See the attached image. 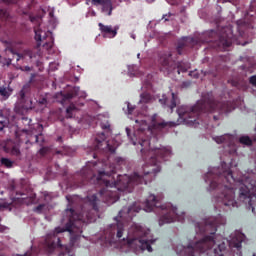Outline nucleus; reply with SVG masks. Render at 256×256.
Returning a JSON list of instances; mask_svg holds the SVG:
<instances>
[{"mask_svg": "<svg viewBox=\"0 0 256 256\" xmlns=\"http://www.w3.org/2000/svg\"><path fill=\"white\" fill-rule=\"evenodd\" d=\"M32 87L33 86H23L20 92L18 93V100L23 105L27 103V99H29Z\"/></svg>", "mask_w": 256, "mask_h": 256, "instance_id": "a211bd4d", "label": "nucleus"}, {"mask_svg": "<svg viewBox=\"0 0 256 256\" xmlns=\"http://www.w3.org/2000/svg\"><path fill=\"white\" fill-rule=\"evenodd\" d=\"M159 103H161V105H163L164 107H169V109L173 111V109H175V107L179 105V97L177 96V94L172 92L171 100H169L167 96L163 95L162 98L159 99Z\"/></svg>", "mask_w": 256, "mask_h": 256, "instance_id": "f3484780", "label": "nucleus"}, {"mask_svg": "<svg viewBox=\"0 0 256 256\" xmlns=\"http://www.w3.org/2000/svg\"><path fill=\"white\" fill-rule=\"evenodd\" d=\"M167 2L170 3V5H175L177 3V0H166Z\"/></svg>", "mask_w": 256, "mask_h": 256, "instance_id": "de8ad7c7", "label": "nucleus"}, {"mask_svg": "<svg viewBox=\"0 0 256 256\" xmlns=\"http://www.w3.org/2000/svg\"><path fill=\"white\" fill-rule=\"evenodd\" d=\"M11 52L16 55V61H21V59H23V54L21 53H14L13 50H11Z\"/></svg>", "mask_w": 256, "mask_h": 256, "instance_id": "ea45409f", "label": "nucleus"}, {"mask_svg": "<svg viewBox=\"0 0 256 256\" xmlns=\"http://www.w3.org/2000/svg\"><path fill=\"white\" fill-rule=\"evenodd\" d=\"M2 207H5V205H2Z\"/></svg>", "mask_w": 256, "mask_h": 256, "instance_id": "338daca9", "label": "nucleus"}, {"mask_svg": "<svg viewBox=\"0 0 256 256\" xmlns=\"http://www.w3.org/2000/svg\"><path fill=\"white\" fill-rule=\"evenodd\" d=\"M151 101H153V96H151V94H149V93H142L140 95L139 103L147 104V103H151Z\"/></svg>", "mask_w": 256, "mask_h": 256, "instance_id": "5701e85b", "label": "nucleus"}, {"mask_svg": "<svg viewBox=\"0 0 256 256\" xmlns=\"http://www.w3.org/2000/svg\"><path fill=\"white\" fill-rule=\"evenodd\" d=\"M196 233H206L202 239L198 240L194 237L193 240L189 239L187 246L178 245L176 247V253L180 256H225L223 251L227 249V243L225 238L221 235H217V227L219 225H225V220L222 216L217 218L202 219L195 222Z\"/></svg>", "mask_w": 256, "mask_h": 256, "instance_id": "f03ea898", "label": "nucleus"}, {"mask_svg": "<svg viewBox=\"0 0 256 256\" xmlns=\"http://www.w3.org/2000/svg\"><path fill=\"white\" fill-rule=\"evenodd\" d=\"M195 45H199L197 38L184 37L178 41L176 51L178 55H183V53L187 52V47H195Z\"/></svg>", "mask_w": 256, "mask_h": 256, "instance_id": "f8f14e48", "label": "nucleus"}, {"mask_svg": "<svg viewBox=\"0 0 256 256\" xmlns=\"http://www.w3.org/2000/svg\"><path fill=\"white\" fill-rule=\"evenodd\" d=\"M249 82L251 85H253V87H256V75L251 76Z\"/></svg>", "mask_w": 256, "mask_h": 256, "instance_id": "58836bf2", "label": "nucleus"}, {"mask_svg": "<svg viewBox=\"0 0 256 256\" xmlns=\"http://www.w3.org/2000/svg\"><path fill=\"white\" fill-rule=\"evenodd\" d=\"M22 121H26L27 125H31V119H29L27 117H22Z\"/></svg>", "mask_w": 256, "mask_h": 256, "instance_id": "c03bdc74", "label": "nucleus"}, {"mask_svg": "<svg viewBox=\"0 0 256 256\" xmlns=\"http://www.w3.org/2000/svg\"><path fill=\"white\" fill-rule=\"evenodd\" d=\"M73 111H77V107H75V105H70V106L66 109V117H67V119H72V117H73Z\"/></svg>", "mask_w": 256, "mask_h": 256, "instance_id": "cd10ccee", "label": "nucleus"}, {"mask_svg": "<svg viewBox=\"0 0 256 256\" xmlns=\"http://www.w3.org/2000/svg\"><path fill=\"white\" fill-rule=\"evenodd\" d=\"M25 197V193L16 192V196L14 197V199H25Z\"/></svg>", "mask_w": 256, "mask_h": 256, "instance_id": "e433bc0d", "label": "nucleus"}, {"mask_svg": "<svg viewBox=\"0 0 256 256\" xmlns=\"http://www.w3.org/2000/svg\"><path fill=\"white\" fill-rule=\"evenodd\" d=\"M0 17L1 19H9V12L5 9H0Z\"/></svg>", "mask_w": 256, "mask_h": 256, "instance_id": "2f4dec72", "label": "nucleus"}, {"mask_svg": "<svg viewBox=\"0 0 256 256\" xmlns=\"http://www.w3.org/2000/svg\"><path fill=\"white\" fill-rule=\"evenodd\" d=\"M161 201H163V193L157 195L150 194L144 204V211H146V213L153 211L156 215H159L160 226L165 225V223H173L175 221L183 223V221H185V214L179 215L177 207L173 206L171 203L163 205Z\"/></svg>", "mask_w": 256, "mask_h": 256, "instance_id": "39448f33", "label": "nucleus"}, {"mask_svg": "<svg viewBox=\"0 0 256 256\" xmlns=\"http://www.w3.org/2000/svg\"><path fill=\"white\" fill-rule=\"evenodd\" d=\"M57 153H61L60 151H57Z\"/></svg>", "mask_w": 256, "mask_h": 256, "instance_id": "69168bd1", "label": "nucleus"}, {"mask_svg": "<svg viewBox=\"0 0 256 256\" xmlns=\"http://www.w3.org/2000/svg\"><path fill=\"white\" fill-rule=\"evenodd\" d=\"M214 141H216L218 144L227 143L228 145H231V143H233V135L226 134L217 136L214 138Z\"/></svg>", "mask_w": 256, "mask_h": 256, "instance_id": "412c9836", "label": "nucleus"}, {"mask_svg": "<svg viewBox=\"0 0 256 256\" xmlns=\"http://www.w3.org/2000/svg\"><path fill=\"white\" fill-rule=\"evenodd\" d=\"M131 69H135V66H129L128 67V73H130V75H135V73L132 72Z\"/></svg>", "mask_w": 256, "mask_h": 256, "instance_id": "a18cd8bd", "label": "nucleus"}, {"mask_svg": "<svg viewBox=\"0 0 256 256\" xmlns=\"http://www.w3.org/2000/svg\"><path fill=\"white\" fill-rule=\"evenodd\" d=\"M39 153H40V155H47V153H49V148H47V147H42V148L39 150Z\"/></svg>", "mask_w": 256, "mask_h": 256, "instance_id": "c9c22d12", "label": "nucleus"}, {"mask_svg": "<svg viewBox=\"0 0 256 256\" xmlns=\"http://www.w3.org/2000/svg\"><path fill=\"white\" fill-rule=\"evenodd\" d=\"M39 47H41V43H38L37 47L32 50H25L24 55L29 57V59H37L38 57H41V49H39Z\"/></svg>", "mask_w": 256, "mask_h": 256, "instance_id": "aec40b11", "label": "nucleus"}, {"mask_svg": "<svg viewBox=\"0 0 256 256\" xmlns=\"http://www.w3.org/2000/svg\"><path fill=\"white\" fill-rule=\"evenodd\" d=\"M169 17H173V14L172 13L165 14L163 15L162 19H164V21H169Z\"/></svg>", "mask_w": 256, "mask_h": 256, "instance_id": "79ce46f5", "label": "nucleus"}, {"mask_svg": "<svg viewBox=\"0 0 256 256\" xmlns=\"http://www.w3.org/2000/svg\"><path fill=\"white\" fill-rule=\"evenodd\" d=\"M205 37H209L203 40V43H215V47L218 51H227L230 45H233L237 38L233 35L231 26H225L221 29L220 33L215 30H210L205 34Z\"/></svg>", "mask_w": 256, "mask_h": 256, "instance_id": "6e6552de", "label": "nucleus"}, {"mask_svg": "<svg viewBox=\"0 0 256 256\" xmlns=\"http://www.w3.org/2000/svg\"><path fill=\"white\" fill-rule=\"evenodd\" d=\"M35 32V39L38 41V43H42V41H45L43 43L44 49H53L54 45V39H53V33L51 31H45L41 29V25L34 28Z\"/></svg>", "mask_w": 256, "mask_h": 256, "instance_id": "9d476101", "label": "nucleus"}, {"mask_svg": "<svg viewBox=\"0 0 256 256\" xmlns=\"http://www.w3.org/2000/svg\"><path fill=\"white\" fill-rule=\"evenodd\" d=\"M121 215H123V210L119 212V217H121Z\"/></svg>", "mask_w": 256, "mask_h": 256, "instance_id": "6e6d98bb", "label": "nucleus"}, {"mask_svg": "<svg viewBox=\"0 0 256 256\" xmlns=\"http://www.w3.org/2000/svg\"><path fill=\"white\" fill-rule=\"evenodd\" d=\"M39 137H42V135H31L30 138L26 141V145H33V143H39Z\"/></svg>", "mask_w": 256, "mask_h": 256, "instance_id": "c85d7f7f", "label": "nucleus"}, {"mask_svg": "<svg viewBox=\"0 0 256 256\" xmlns=\"http://www.w3.org/2000/svg\"><path fill=\"white\" fill-rule=\"evenodd\" d=\"M213 119H214V121H219V115H214Z\"/></svg>", "mask_w": 256, "mask_h": 256, "instance_id": "3c124183", "label": "nucleus"}, {"mask_svg": "<svg viewBox=\"0 0 256 256\" xmlns=\"http://www.w3.org/2000/svg\"><path fill=\"white\" fill-rule=\"evenodd\" d=\"M58 141H61V137L58 138Z\"/></svg>", "mask_w": 256, "mask_h": 256, "instance_id": "e2e57ef3", "label": "nucleus"}, {"mask_svg": "<svg viewBox=\"0 0 256 256\" xmlns=\"http://www.w3.org/2000/svg\"><path fill=\"white\" fill-rule=\"evenodd\" d=\"M11 190L15 191V185H13V184L11 185Z\"/></svg>", "mask_w": 256, "mask_h": 256, "instance_id": "864d4df0", "label": "nucleus"}, {"mask_svg": "<svg viewBox=\"0 0 256 256\" xmlns=\"http://www.w3.org/2000/svg\"><path fill=\"white\" fill-rule=\"evenodd\" d=\"M141 211V206L135 202L131 207L128 208L127 214L130 215V213H139Z\"/></svg>", "mask_w": 256, "mask_h": 256, "instance_id": "bb28decb", "label": "nucleus"}, {"mask_svg": "<svg viewBox=\"0 0 256 256\" xmlns=\"http://www.w3.org/2000/svg\"><path fill=\"white\" fill-rule=\"evenodd\" d=\"M35 89H39L41 86H33Z\"/></svg>", "mask_w": 256, "mask_h": 256, "instance_id": "13d9d810", "label": "nucleus"}, {"mask_svg": "<svg viewBox=\"0 0 256 256\" xmlns=\"http://www.w3.org/2000/svg\"><path fill=\"white\" fill-rule=\"evenodd\" d=\"M225 165H227L225 162L222 163V169L225 168Z\"/></svg>", "mask_w": 256, "mask_h": 256, "instance_id": "5fc2aeb1", "label": "nucleus"}, {"mask_svg": "<svg viewBox=\"0 0 256 256\" xmlns=\"http://www.w3.org/2000/svg\"><path fill=\"white\" fill-rule=\"evenodd\" d=\"M128 115H133V111H135V107L131 105V103H128Z\"/></svg>", "mask_w": 256, "mask_h": 256, "instance_id": "4c0bfd02", "label": "nucleus"}, {"mask_svg": "<svg viewBox=\"0 0 256 256\" xmlns=\"http://www.w3.org/2000/svg\"><path fill=\"white\" fill-rule=\"evenodd\" d=\"M233 106L231 102H217L213 93L209 92L202 96L194 106H181L178 108L177 113L184 121V123H190V125H201V119L206 113H231Z\"/></svg>", "mask_w": 256, "mask_h": 256, "instance_id": "7ed1b4c3", "label": "nucleus"}, {"mask_svg": "<svg viewBox=\"0 0 256 256\" xmlns=\"http://www.w3.org/2000/svg\"><path fill=\"white\" fill-rule=\"evenodd\" d=\"M97 158V156L94 154V159H96Z\"/></svg>", "mask_w": 256, "mask_h": 256, "instance_id": "0e129e2a", "label": "nucleus"}, {"mask_svg": "<svg viewBox=\"0 0 256 256\" xmlns=\"http://www.w3.org/2000/svg\"><path fill=\"white\" fill-rule=\"evenodd\" d=\"M92 5H100L104 15L111 16L113 13V2L111 0H90Z\"/></svg>", "mask_w": 256, "mask_h": 256, "instance_id": "2eb2a0df", "label": "nucleus"}, {"mask_svg": "<svg viewBox=\"0 0 256 256\" xmlns=\"http://www.w3.org/2000/svg\"><path fill=\"white\" fill-rule=\"evenodd\" d=\"M19 69L20 71H26V72L31 71V67L29 66H20Z\"/></svg>", "mask_w": 256, "mask_h": 256, "instance_id": "a19ab883", "label": "nucleus"}, {"mask_svg": "<svg viewBox=\"0 0 256 256\" xmlns=\"http://www.w3.org/2000/svg\"><path fill=\"white\" fill-rule=\"evenodd\" d=\"M177 125L175 122H166L165 120H158L157 114L152 116L151 125L146 128H139L134 132V137L138 141L141 147L142 158L145 161L143 167V174L136 172L133 176L127 174L118 175L117 181L111 182V179H115L113 175L117 173V166L111 165L109 169L107 167L98 171V175L92 174L91 176H83L82 185L87 183H96L97 185H103V188L98 194H93L86 197L87 203L92 207L93 211L99 213V205L106 203V205H113L119 201L121 193H132L135 189V185H147V182L153 180V177L161 171L160 163L167 161L168 157H171V148H153L151 147V140L149 136L145 137L147 133H153V131H163V129H170Z\"/></svg>", "mask_w": 256, "mask_h": 256, "instance_id": "f257e3e1", "label": "nucleus"}, {"mask_svg": "<svg viewBox=\"0 0 256 256\" xmlns=\"http://www.w3.org/2000/svg\"><path fill=\"white\" fill-rule=\"evenodd\" d=\"M12 155H15L16 157H19L21 155V151L17 147H13L11 150Z\"/></svg>", "mask_w": 256, "mask_h": 256, "instance_id": "72a5a7b5", "label": "nucleus"}, {"mask_svg": "<svg viewBox=\"0 0 256 256\" xmlns=\"http://www.w3.org/2000/svg\"><path fill=\"white\" fill-rule=\"evenodd\" d=\"M46 206L47 204H39L33 209V211L34 213H43V209H45Z\"/></svg>", "mask_w": 256, "mask_h": 256, "instance_id": "7c9ffc66", "label": "nucleus"}, {"mask_svg": "<svg viewBox=\"0 0 256 256\" xmlns=\"http://www.w3.org/2000/svg\"><path fill=\"white\" fill-rule=\"evenodd\" d=\"M253 256H256L255 254H253Z\"/></svg>", "mask_w": 256, "mask_h": 256, "instance_id": "774afa93", "label": "nucleus"}, {"mask_svg": "<svg viewBox=\"0 0 256 256\" xmlns=\"http://www.w3.org/2000/svg\"><path fill=\"white\" fill-rule=\"evenodd\" d=\"M103 129H107V126H104Z\"/></svg>", "mask_w": 256, "mask_h": 256, "instance_id": "680f3d73", "label": "nucleus"}, {"mask_svg": "<svg viewBox=\"0 0 256 256\" xmlns=\"http://www.w3.org/2000/svg\"><path fill=\"white\" fill-rule=\"evenodd\" d=\"M243 241H245V234L242 232H235L230 240H226V243L231 249H237V251H241V244Z\"/></svg>", "mask_w": 256, "mask_h": 256, "instance_id": "ddd939ff", "label": "nucleus"}, {"mask_svg": "<svg viewBox=\"0 0 256 256\" xmlns=\"http://www.w3.org/2000/svg\"><path fill=\"white\" fill-rule=\"evenodd\" d=\"M0 163L1 165H4V167H7V169H11V167H13V161L8 158H1Z\"/></svg>", "mask_w": 256, "mask_h": 256, "instance_id": "c756f323", "label": "nucleus"}, {"mask_svg": "<svg viewBox=\"0 0 256 256\" xmlns=\"http://www.w3.org/2000/svg\"><path fill=\"white\" fill-rule=\"evenodd\" d=\"M127 133L129 134V128H126Z\"/></svg>", "mask_w": 256, "mask_h": 256, "instance_id": "bf43d9fd", "label": "nucleus"}, {"mask_svg": "<svg viewBox=\"0 0 256 256\" xmlns=\"http://www.w3.org/2000/svg\"><path fill=\"white\" fill-rule=\"evenodd\" d=\"M99 30L103 33V37H108L109 39H113L117 37V31H119V26H109L103 23L98 24Z\"/></svg>", "mask_w": 256, "mask_h": 256, "instance_id": "dca6fc26", "label": "nucleus"}, {"mask_svg": "<svg viewBox=\"0 0 256 256\" xmlns=\"http://www.w3.org/2000/svg\"><path fill=\"white\" fill-rule=\"evenodd\" d=\"M231 85L232 87H237L239 89V82L235 81V80H231Z\"/></svg>", "mask_w": 256, "mask_h": 256, "instance_id": "37998d69", "label": "nucleus"}, {"mask_svg": "<svg viewBox=\"0 0 256 256\" xmlns=\"http://www.w3.org/2000/svg\"><path fill=\"white\" fill-rule=\"evenodd\" d=\"M239 142L242 145H247L248 147H251V145H253V140H251V138L249 136L240 137Z\"/></svg>", "mask_w": 256, "mask_h": 256, "instance_id": "a878e982", "label": "nucleus"}, {"mask_svg": "<svg viewBox=\"0 0 256 256\" xmlns=\"http://www.w3.org/2000/svg\"><path fill=\"white\" fill-rule=\"evenodd\" d=\"M33 254L30 252V251H28V252H26L23 256H32Z\"/></svg>", "mask_w": 256, "mask_h": 256, "instance_id": "603ef678", "label": "nucleus"}, {"mask_svg": "<svg viewBox=\"0 0 256 256\" xmlns=\"http://www.w3.org/2000/svg\"><path fill=\"white\" fill-rule=\"evenodd\" d=\"M231 2V0H224L223 3Z\"/></svg>", "mask_w": 256, "mask_h": 256, "instance_id": "4d7b16f0", "label": "nucleus"}, {"mask_svg": "<svg viewBox=\"0 0 256 256\" xmlns=\"http://www.w3.org/2000/svg\"><path fill=\"white\" fill-rule=\"evenodd\" d=\"M204 181L210 184V189L220 191L215 197L217 207H237V201H235V177L231 168L221 169L213 168L205 174Z\"/></svg>", "mask_w": 256, "mask_h": 256, "instance_id": "20e7f679", "label": "nucleus"}, {"mask_svg": "<svg viewBox=\"0 0 256 256\" xmlns=\"http://www.w3.org/2000/svg\"><path fill=\"white\" fill-rule=\"evenodd\" d=\"M65 215L68 217V223H66L65 227H57L53 232H50L47 234L45 243L49 249H55L56 247H62L61 245V238L57 235L59 233H65V231H68L70 235L73 233V225H75V221H79L81 219V216L75 212V209L73 208H66Z\"/></svg>", "mask_w": 256, "mask_h": 256, "instance_id": "0eeeda50", "label": "nucleus"}, {"mask_svg": "<svg viewBox=\"0 0 256 256\" xmlns=\"http://www.w3.org/2000/svg\"><path fill=\"white\" fill-rule=\"evenodd\" d=\"M30 105L28 106L29 109H38L40 111H43L45 107H47V98L45 97H40L38 100H36V103H33V100H29Z\"/></svg>", "mask_w": 256, "mask_h": 256, "instance_id": "6ab92c4d", "label": "nucleus"}, {"mask_svg": "<svg viewBox=\"0 0 256 256\" xmlns=\"http://www.w3.org/2000/svg\"><path fill=\"white\" fill-rule=\"evenodd\" d=\"M47 199H51V196H49L47 193H44V200L47 201Z\"/></svg>", "mask_w": 256, "mask_h": 256, "instance_id": "09e8293b", "label": "nucleus"}, {"mask_svg": "<svg viewBox=\"0 0 256 256\" xmlns=\"http://www.w3.org/2000/svg\"><path fill=\"white\" fill-rule=\"evenodd\" d=\"M171 57H173L171 52L164 53L160 56L159 63L161 65V71L166 73H175L176 71L178 75H181V73H187V66L182 62L173 61Z\"/></svg>", "mask_w": 256, "mask_h": 256, "instance_id": "1a4fd4ad", "label": "nucleus"}, {"mask_svg": "<svg viewBox=\"0 0 256 256\" xmlns=\"http://www.w3.org/2000/svg\"><path fill=\"white\" fill-rule=\"evenodd\" d=\"M243 27H245V21L238 20L237 21V29L239 37H245V31H243Z\"/></svg>", "mask_w": 256, "mask_h": 256, "instance_id": "393cba45", "label": "nucleus"}, {"mask_svg": "<svg viewBox=\"0 0 256 256\" xmlns=\"http://www.w3.org/2000/svg\"><path fill=\"white\" fill-rule=\"evenodd\" d=\"M133 145H137V142H133Z\"/></svg>", "mask_w": 256, "mask_h": 256, "instance_id": "052dcab7", "label": "nucleus"}, {"mask_svg": "<svg viewBox=\"0 0 256 256\" xmlns=\"http://www.w3.org/2000/svg\"><path fill=\"white\" fill-rule=\"evenodd\" d=\"M79 239V235H72L70 237V243L71 245H75V242Z\"/></svg>", "mask_w": 256, "mask_h": 256, "instance_id": "f704fd0d", "label": "nucleus"}, {"mask_svg": "<svg viewBox=\"0 0 256 256\" xmlns=\"http://www.w3.org/2000/svg\"><path fill=\"white\" fill-rule=\"evenodd\" d=\"M36 197H37V195H35V194L31 197V203H36V202H35V198H36Z\"/></svg>", "mask_w": 256, "mask_h": 256, "instance_id": "8fccbe9b", "label": "nucleus"}, {"mask_svg": "<svg viewBox=\"0 0 256 256\" xmlns=\"http://www.w3.org/2000/svg\"><path fill=\"white\" fill-rule=\"evenodd\" d=\"M60 97H62V101H69L73 99L74 97H77V90H73L71 92L63 93L60 92Z\"/></svg>", "mask_w": 256, "mask_h": 256, "instance_id": "4be33fe9", "label": "nucleus"}, {"mask_svg": "<svg viewBox=\"0 0 256 256\" xmlns=\"http://www.w3.org/2000/svg\"><path fill=\"white\" fill-rule=\"evenodd\" d=\"M0 96L2 97V99L4 101H7V98L11 97V89L5 88V87H1L0 88Z\"/></svg>", "mask_w": 256, "mask_h": 256, "instance_id": "b1692460", "label": "nucleus"}, {"mask_svg": "<svg viewBox=\"0 0 256 256\" xmlns=\"http://www.w3.org/2000/svg\"><path fill=\"white\" fill-rule=\"evenodd\" d=\"M123 233H125V224L121 221H117L116 224H113L110 226L109 229V237L110 239H122L123 238Z\"/></svg>", "mask_w": 256, "mask_h": 256, "instance_id": "4468645a", "label": "nucleus"}, {"mask_svg": "<svg viewBox=\"0 0 256 256\" xmlns=\"http://www.w3.org/2000/svg\"><path fill=\"white\" fill-rule=\"evenodd\" d=\"M115 163H116L117 167H121V165H125V160L121 157H116Z\"/></svg>", "mask_w": 256, "mask_h": 256, "instance_id": "473e14b6", "label": "nucleus"}, {"mask_svg": "<svg viewBox=\"0 0 256 256\" xmlns=\"http://www.w3.org/2000/svg\"><path fill=\"white\" fill-rule=\"evenodd\" d=\"M5 129V123L3 121H0V131H3Z\"/></svg>", "mask_w": 256, "mask_h": 256, "instance_id": "49530a36", "label": "nucleus"}, {"mask_svg": "<svg viewBox=\"0 0 256 256\" xmlns=\"http://www.w3.org/2000/svg\"><path fill=\"white\" fill-rule=\"evenodd\" d=\"M95 151H109V153H115L117 147L111 145L109 141H105V133H100L95 139L94 145Z\"/></svg>", "mask_w": 256, "mask_h": 256, "instance_id": "9b49d317", "label": "nucleus"}, {"mask_svg": "<svg viewBox=\"0 0 256 256\" xmlns=\"http://www.w3.org/2000/svg\"><path fill=\"white\" fill-rule=\"evenodd\" d=\"M150 230H145L143 227L137 224H133L127 232L126 243L129 247H139L141 251H148L151 253L154 241L157 239H149Z\"/></svg>", "mask_w": 256, "mask_h": 256, "instance_id": "423d86ee", "label": "nucleus"}]
</instances>
